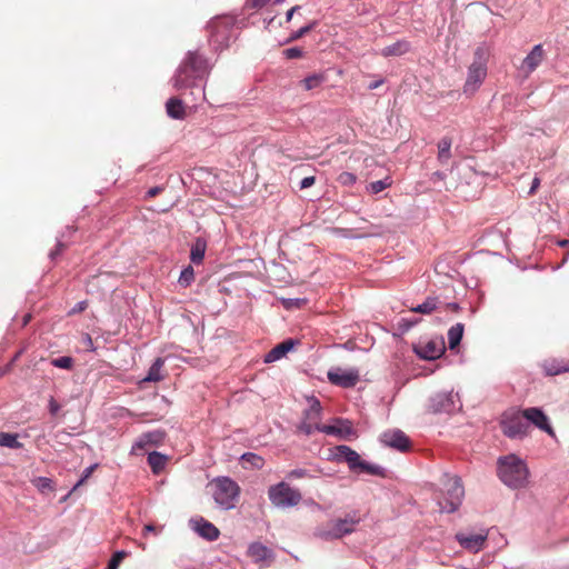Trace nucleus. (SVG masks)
I'll return each instance as SVG.
<instances>
[{"instance_id": "nucleus-1", "label": "nucleus", "mask_w": 569, "mask_h": 569, "mask_svg": "<svg viewBox=\"0 0 569 569\" xmlns=\"http://www.w3.org/2000/svg\"><path fill=\"white\" fill-rule=\"evenodd\" d=\"M213 66L214 62L199 50H189L171 78V83L177 91L197 87V82H207Z\"/></svg>"}, {"instance_id": "nucleus-2", "label": "nucleus", "mask_w": 569, "mask_h": 569, "mask_svg": "<svg viewBox=\"0 0 569 569\" xmlns=\"http://www.w3.org/2000/svg\"><path fill=\"white\" fill-rule=\"evenodd\" d=\"M497 475L510 489H522L529 482V469L523 459L516 453L500 456L497 459Z\"/></svg>"}, {"instance_id": "nucleus-3", "label": "nucleus", "mask_w": 569, "mask_h": 569, "mask_svg": "<svg viewBox=\"0 0 569 569\" xmlns=\"http://www.w3.org/2000/svg\"><path fill=\"white\" fill-rule=\"evenodd\" d=\"M236 17L229 14L218 16L208 23L209 43L214 51H222L236 39Z\"/></svg>"}, {"instance_id": "nucleus-4", "label": "nucleus", "mask_w": 569, "mask_h": 569, "mask_svg": "<svg viewBox=\"0 0 569 569\" xmlns=\"http://www.w3.org/2000/svg\"><path fill=\"white\" fill-rule=\"evenodd\" d=\"M216 505L224 511L236 508L240 498V487L232 478L219 476L210 482Z\"/></svg>"}, {"instance_id": "nucleus-5", "label": "nucleus", "mask_w": 569, "mask_h": 569, "mask_svg": "<svg viewBox=\"0 0 569 569\" xmlns=\"http://www.w3.org/2000/svg\"><path fill=\"white\" fill-rule=\"evenodd\" d=\"M360 522L361 517L358 511H351L343 518L330 521L328 527H318L315 530V536L323 541L338 540L353 533Z\"/></svg>"}, {"instance_id": "nucleus-6", "label": "nucleus", "mask_w": 569, "mask_h": 569, "mask_svg": "<svg viewBox=\"0 0 569 569\" xmlns=\"http://www.w3.org/2000/svg\"><path fill=\"white\" fill-rule=\"evenodd\" d=\"M443 496L438 505L441 512L453 513L459 509L465 497V488L458 476H443Z\"/></svg>"}, {"instance_id": "nucleus-7", "label": "nucleus", "mask_w": 569, "mask_h": 569, "mask_svg": "<svg viewBox=\"0 0 569 569\" xmlns=\"http://www.w3.org/2000/svg\"><path fill=\"white\" fill-rule=\"evenodd\" d=\"M268 498L274 507L286 509L297 506L301 501L302 496L297 489L281 481L269 488Z\"/></svg>"}, {"instance_id": "nucleus-8", "label": "nucleus", "mask_w": 569, "mask_h": 569, "mask_svg": "<svg viewBox=\"0 0 569 569\" xmlns=\"http://www.w3.org/2000/svg\"><path fill=\"white\" fill-rule=\"evenodd\" d=\"M500 426L503 435L509 439H522L529 431L522 410L505 412Z\"/></svg>"}, {"instance_id": "nucleus-9", "label": "nucleus", "mask_w": 569, "mask_h": 569, "mask_svg": "<svg viewBox=\"0 0 569 569\" xmlns=\"http://www.w3.org/2000/svg\"><path fill=\"white\" fill-rule=\"evenodd\" d=\"M486 77L487 66L483 60L481 49L478 48L475 52L473 62L468 68L463 93L473 94L480 88Z\"/></svg>"}, {"instance_id": "nucleus-10", "label": "nucleus", "mask_w": 569, "mask_h": 569, "mask_svg": "<svg viewBox=\"0 0 569 569\" xmlns=\"http://www.w3.org/2000/svg\"><path fill=\"white\" fill-rule=\"evenodd\" d=\"M429 411L432 413H453L461 409V403L458 395L452 391L437 392L429 399Z\"/></svg>"}, {"instance_id": "nucleus-11", "label": "nucleus", "mask_w": 569, "mask_h": 569, "mask_svg": "<svg viewBox=\"0 0 569 569\" xmlns=\"http://www.w3.org/2000/svg\"><path fill=\"white\" fill-rule=\"evenodd\" d=\"M379 441L382 446L399 452H407L411 447L409 437L400 429H388L383 431L379 437Z\"/></svg>"}, {"instance_id": "nucleus-12", "label": "nucleus", "mask_w": 569, "mask_h": 569, "mask_svg": "<svg viewBox=\"0 0 569 569\" xmlns=\"http://www.w3.org/2000/svg\"><path fill=\"white\" fill-rule=\"evenodd\" d=\"M328 380L330 383L341 388H352L359 381V370L356 368L343 370L339 367L328 371Z\"/></svg>"}, {"instance_id": "nucleus-13", "label": "nucleus", "mask_w": 569, "mask_h": 569, "mask_svg": "<svg viewBox=\"0 0 569 569\" xmlns=\"http://www.w3.org/2000/svg\"><path fill=\"white\" fill-rule=\"evenodd\" d=\"M166 439V432L161 429H154L141 433L133 442L130 453L137 455L139 451L146 450L149 447H159Z\"/></svg>"}, {"instance_id": "nucleus-14", "label": "nucleus", "mask_w": 569, "mask_h": 569, "mask_svg": "<svg viewBox=\"0 0 569 569\" xmlns=\"http://www.w3.org/2000/svg\"><path fill=\"white\" fill-rule=\"evenodd\" d=\"M526 421L528 425H533L538 429L547 432L550 436H555L553 428L550 425L548 416L539 407H529L522 410Z\"/></svg>"}, {"instance_id": "nucleus-15", "label": "nucleus", "mask_w": 569, "mask_h": 569, "mask_svg": "<svg viewBox=\"0 0 569 569\" xmlns=\"http://www.w3.org/2000/svg\"><path fill=\"white\" fill-rule=\"evenodd\" d=\"M321 432L336 436L343 440H350L357 437V432L352 426V422L348 419L337 418L335 425H326L321 428Z\"/></svg>"}, {"instance_id": "nucleus-16", "label": "nucleus", "mask_w": 569, "mask_h": 569, "mask_svg": "<svg viewBox=\"0 0 569 569\" xmlns=\"http://www.w3.org/2000/svg\"><path fill=\"white\" fill-rule=\"evenodd\" d=\"M329 459L337 462H347L351 471L358 470V465L361 461L359 453L347 445L336 446Z\"/></svg>"}, {"instance_id": "nucleus-17", "label": "nucleus", "mask_w": 569, "mask_h": 569, "mask_svg": "<svg viewBox=\"0 0 569 569\" xmlns=\"http://www.w3.org/2000/svg\"><path fill=\"white\" fill-rule=\"evenodd\" d=\"M545 50L541 43L533 46L530 52L523 58L519 66V72L528 78L542 62Z\"/></svg>"}, {"instance_id": "nucleus-18", "label": "nucleus", "mask_w": 569, "mask_h": 569, "mask_svg": "<svg viewBox=\"0 0 569 569\" xmlns=\"http://www.w3.org/2000/svg\"><path fill=\"white\" fill-rule=\"evenodd\" d=\"M191 529L201 538L208 541H214L219 538L220 531L219 529L206 520L202 517L191 518L189 520Z\"/></svg>"}, {"instance_id": "nucleus-19", "label": "nucleus", "mask_w": 569, "mask_h": 569, "mask_svg": "<svg viewBox=\"0 0 569 569\" xmlns=\"http://www.w3.org/2000/svg\"><path fill=\"white\" fill-rule=\"evenodd\" d=\"M446 350L445 341L441 340H429L425 345L416 349V353L425 360H436L440 358Z\"/></svg>"}, {"instance_id": "nucleus-20", "label": "nucleus", "mask_w": 569, "mask_h": 569, "mask_svg": "<svg viewBox=\"0 0 569 569\" xmlns=\"http://www.w3.org/2000/svg\"><path fill=\"white\" fill-rule=\"evenodd\" d=\"M297 345H299V341L291 338L278 343L268 353H266L263 359L264 363H272L280 360L286 357L289 351L293 350Z\"/></svg>"}, {"instance_id": "nucleus-21", "label": "nucleus", "mask_w": 569, "mask_h": 569, "mask_svg": "<svg viewBox=\"0 0 569 569\" xmlns=\"http://www.w3.org/2000/svg\"><path fill=\"white\" fill-rule=\"evenodd\" d=\"M248 556L256 563L270 562L274 559L276 555L271 548L261 542H252L248 547Z\"/></svg>"}, {"instance_id": "nucleus-22", "label": "nucleus", "mask_w": 569, "mask_h": 569, "mask_svg": "<svg viewBox=\"0 0 569 569\" xmlns=\"http://www.w3.org/2000/svg\"><path fill=\"white\" fill-rule=\"evenodd\" d=\"M456 539L459 545L472 552H478L482 549V546L487 539L486 535H466V533H457Z\"/></svg>"}, {"instance_id": "nucleus-23", "label": "nucleus", "mask_w": 569, "mask_h": 569, "mask_svg": "<svg viewBox=\"0 0 569 569\" xmlns=\"http://www.w3.org/2000/svg\"><path fill=\"white\" fill-rule=\"evenodd\" d=\"M411 50V43L406 39H399L396 42L386 46L381 49V56L388 57H400L408 53Z\"/></svg>"}, {"instance_id": "nucleus-24", "label": "nucleus", "mask_w": 569, "mask_h": 569, "mask_svg": "<svg viewBox=\"0 0 569 569\" xmlns=\"http://www.w3.org/2000/svg\"><path fill=\"white\" fill-rule=\"evenodd\" d=\"M166 111L169 118L182 120L186 117L184 101L178 97H171L166 102Z\"/></svg>"}, {"instance_id": "nucleus-25", "label": "nucleus", "mask_w": 569, "mask_h": 569, "mask_svg": "<svg viewBox=\"0 0 569 569\" xmlns=\"http://www.w3.org/2000/svg\"><path fill=\"white\" fill-rule=\"evenodd\" d=\"M206 83L207 82H197V87H188L181 90L184 101L196 107L199 101L206 100Z\"/></svg>"}, {"instance_id": "nucleus-26", "label": "nucleus", "mask_w": 569, "mask_h": 569, "mask_svg": "<svg viewBox=\"0 0 569 569\" xmlns=\"http://www.w3.org/2000/svg\"><path fill=\"white\" fill-rule=\"evenodd\" d=\"M76 229L73 227H66L64 231L57 237L56 248L49 252V258L54 260L58 256L61 254L64 248L69 244V238L74 233Z\"/></svg>"}, {"instance_id": "nucleus-27", "label": "nucleus", "mask_w": 569, "mask_h": 569, "mask_svg": "<svg viewBox=\"0 0 569 569\" xmlns=\"http://www.w3.org/2000/svg\"><path fill=\"white\" fill-rule=\"evenodd\" d=\"M308 408L303 411V419L318 422L321 418L322 407L318 398L311 396L308 398Z\"/></svg>"}, {"instance_id": "nucleus-28", "label": "nucleus", "mask_w": 569, "mask_h": 569, "mask_svg": "<svg viewBox=\"0 0 569 569\" xmlns=\"http://www.w3.org/2000/svg\"><path fill=\"white\" fill-rule=\"evenodd\" d=\"M421 322V318L419 317H405L398 320V322L395 326V337H402L408 331H410L413 327L419 325Z\"/></svg>"}, {"instance_id": "nucleus-29", "label": "nucleus", "mask_w": 569, "mask_h": 569, "mask_svg": "<svg viewBox=\"0 0 569 569\" xmlns=\"http://www.w3.org/2000/svg\"><path fill=\"white\" fill-rule=\"evenodd\" d=\"M439 305H440V300L438 297L429 296L425 299L423 302H421L415 307H411L410 311L416 312V313H421V315H430L435 310L438 309Z\"/></svg>"}, {"instance_id": "nucleus-30", "label": "nucleus", "mask_w": 569, "mask_h": 569, "mask_svg": "<svg viewBox=\"0 0 569 569\" xmlns=\"http://www.w3.org/2000/svg\"><path fill=\"white\" fill-rule=\"evenodd\" d=\"M164 366V359L158 357L150 366L147 376L143 378L146 382H159L163 379L162 368Z\"/></svg>"}, {"instance_id": "nucleus-31", "label": "nucleus", "mask_w": 569, "mask_h": 569, "mask_svg": "<svg viewBox=\"0 0 569 569\" xmlns=\"http://www.w3.org/2000/svg\"><path fill=\"white\" fill-rule=\"evenodd\" d=\"M207 249V242L202 238H197L191 246L190 260L194 264L202 262Z\"/></svg>"}, {"instance_id": "nucleus-32", "label": "nucleus", "mask_w": 569, "mask_h": 569, "mask_svg": "<svg viewBox=\"0 0 569 569\" xmlns=\"http://www.w3.org/2000/svg\"><path fill=\"white\" fill-rule=\"evenodd\" d=\"M451 146L452 139L450 137H443L438 142V161L441 164H447L451 159Z\"/></svg>"}, {"instance_id": "nucleus-33", "label": "nucleus", "mask_w": 569, "mask_h": 569, "mask_svg": "<svg viewBox=\"0 0 569 569\" xmlns=\"http://www.w3.org/2000/svg\"><path fill=\"white\" fill-rule=\"evenodd\" d=\"M167 459L168 457L166 455L159 451H151L149 452L147 460L152 472L157 475L164 469Z\"/></svg>"}, {"instance_id": "nucleus-34", "label": "nucleus", "mask_w": 569, "mask_h": 569, "mask_svg": "<svg viewBox=\"0 0 569 569\" xmlns=\"http://www.w3.org/2000/svg\"><path fill=\"white\" fill-rule=\"evenodd\" d=\"M463 325L458 322L451 326L448 330V346L450 350H453L460 345L463 336Z\"/></svg>"}, {"instance_id": "nucleus-35", "label": "nucleus", "mask_w": 569, "mask_h": 569, "mask_svg": "<svg viewBox=\"0 0 569 569\" xmlns=\"http://www.w3.org/2000/svg\"><path fill=\"white\" fill-rule=\"evenodd\" d=\"M543 369H545V372L546 375L548 376H557V375H560V373H563V372H568L569 371V365L568 363H565L563 361H559V360H550V361H546L545 365H543Z\"/></svg>"}, {"instance_id": "nucleus-36", "label": "nucleus", "mask_w": 569, "mask_h": 569, "mask_svg": "<svg viewBox=\"0 0 569 569\" xmlns=\"http://www.w3.org/2000/svg\"><path fill=\"white\" fill-rule=\"evenodd\" d=\"M22 446L23 445L18 441V436L16 433L0 432V447L20 449Z\"/></svg>"}, {"instance_id": "nucleus-37", "label": "nucleus", "mask_w": 569, "mask_h": 569, "mask_svg": "<svg viewBox=\"0 0 569 569\" xmlns=\"http://www.w3.org/2000/svg\"><path fill=\"white\" fill-rule=\"evenodd\" d=\"M358 470L369 473V475H372V476H379V477L386 476V470L383 467H381L379 465L370 463V462H367L363 460H361L360 463L358 465Z\"/></svg>"}, {"instance_id": "nucleus-38", "label": "nucleus", "mask_w": 569, "mask_h": 569, "mask_svg": "<svg viewBox=\"0 0 569 569\" xmlns=\"http://www.w3.org/2000/svg\"><path fill=\"white\" fill-rule=\"evenodd\" d=\"M240 460L244 463H249L254 469H261L264 466L263 458L250 451L242 453Z\"/></svg>"}, {"instance_id": "nucleus-39", "label": "nucleus", "mask_w": 569, "mask_h": 569, "mask_svg": "<svg viewBox=\"0 0 569 569\" xmlns=\"http://www.w3.org/2000/svg\"><path fill=\"white\" fill-rule=\"evenodd\" d=\"M392 184V180L390 177H386L385 179L372 181L367 186V191L377 194L385 189L389 188Z\"/></svg>"}, {"instance_id": "nucleus-40", "label": "nucleus", "mask_w": 569, "mask_h": 569, "mask_svg": "<svg viewBox=\"0 0 569 569\" xmlns=\"http://www.w3.org/2000/svg\"><path fill=\"white\" fill-rule=\"evenodd\" d=\"M325 425H321L319 422H315V421H309V420H302L299 426H298V430L303 432L306 436H311L315 431H319L321 432V428L323 427Z\"/></svg>"}, {"instance_id": "nucleus-41", "label": "nucleus", "mask_w": 569, "mask_h": 569, "mask_svg": "<svg viewBox=\"0 0 569 569\" xmlns=\"http://www.w3.org/2000/svg\"><path fill=\"white\" fill-rule=\"evenodd\" d=\"M325 80V77L320 73H312L306 77L301 82L306 90H312L318 88Z\"/></svg>"}, {"instance_id": "nucleus-42", "label": "nucleus", "mask_w": 569, "mask_h": 569, "mask_svg": "<svg viewBox=\"0 0 569 569\" xmlns=\"http://www.w3.org/2000/svg\"><path fill=\"white\" fill-rule=\"evenodd\" d=\"M337 181L343 187H352L357 182V176L349 171H343L337 177Z\"/></svg>"}, {"instance_id": "nucleus-43", "label": "nucleus", "mask_w": 569, "mask_h": 569, "mask_svg": "<svg viewBox=\"0 0 569 569\" xmlns=\"http://www.w3.org/2000/svg\"><path fill=\"white\" fill-rule=\"evenodd\" d=\"M73 358L69 356L59 357L51 360V365L56 368L70 370L73 367Z\"/></svg>"}, {"instance_id": "nucleus-44", "label": "nucleus", "mask_w": 569, "mask_h": 569, "mask_svg": "<svg viewBox=\"0 0 569 569\" xmlns=\"http://www.w3.org/2000/svg\"><path fill=\"white\" fill-rule=\"evenodd\" d=\"M316 24H317V22L312 21L309 24L303 26V27L299 28L298 30L293 31L290 34L287 42L295 41V40L302 38L305 34H307L309 31H311L316 27Z\"/></svg>"}, {"instance_id": "nucleus-45", "label": "nucleus", "mask_w": 569, "mask_h": 569, "mask_svg": "<svg viewBox=\"0 0 569 569\" xmlns=\"http://www.w3.org/2000/svg\"><path fill=\"white\" fill-rule=\"evenodd\" d=\"M194 279V272L191 266L186 267L179 277V283L183 287L189 286Z\"/></svg>"}, {"instance_id": "nucleus-46", "label": "nucleus", "mask_w": 569, "mask_h": 569, "mask_svg": "<svg viewBox=\"0 0 569 569\" xmlns=\"http://www.w3.org/2000/svg\"><path fill=\"white\" fill-rule=\"evenodd\" d=\"M127 551L124 550H118L116 551L112 557L110 558L107 569H118L120 562L122 559L127 556Z\"/></svg>"}, {"instance_id": "nucleus-47", "label": "nucleus", "mask_w": 569, "mask_h": 569, "mask_svg": "<svg viewBox=\"0 0 569 569\" xmlns=\"http://www.w3.org/2000/svg\"><path fill=\"white\" fill-rule=\"evenodd\" d=\"M98 463H92L91 466L83 469L81 478L77 481V483L72 487L71 491H74L78 487H80L90 476L91 473L98 468Z\"/></svg>"}, {"instance_id": "nucleus-48", "label": "nucleus", "mask_w": 569, "mask_h": 569, "mask_svg": "<svg viewBox=\"0 0 569 569\" xmlns=\"http://www.w3.org/2000/svg\"><path fill=\"white\" fill-rule=\"evenodd\" d=\"M305 477H311V476H310L309 471L303 468H296V469L290 470L287 473V479H289V480L305 478Z\"/></svg>"}, {"instance_id": "nucleus-49", "label": "nucleus", "mask_w": 569, "mask_h": 569, "mask_svg": "<svg viewBox=\"0 0 569 569\" xmlns=\"http://www.w3.org/2000/svg\"><path fill=\"white\" fill-rule=\"evenodd\" d=\"M34 485L40 489V490H46V489H49L51 490L53 488L52 486V480L48 477H38L36 480H34Z\"/></svg>"}, {"instance_id": "nucleus-50", "label": "nucleus", "mask_w": 569, "mask_h": 569, "mask_svg": "<svg viewBox=\"0 0 569 569\" xmlns=\"http://www.w3.org/2000/svg\"><path fill=\"white\" fill-rule=\"evenodd\" d=\"M283 54L287 59H298L302 57L303 51L298 47H291L286 49Z\"/></svg>"}, {"instance_id": "nucleus-51", "label": "nucleus", "mask_w": 569, "mask_h": 569, "mask_svg": "<svg viewBox=\"0 0 569 569\" xmlns=\"http://www.w3.org/2000/svg\"><path fill=\"white\" fill-rule=\"evenodd\" d=\"M60 408L61 407L56 401V399L53 397H50L49 403H48V409H49L50 415L56 416L59 412Z\"/></svg>"}, {"instance_id": "nucleus-52", "label": "nucleus", "mask_w": 569, "mask_h": 569, "mask_svg": "<svg viewBox=\"0 0 569 569\" xmlns=\"http://www.w3.org/2000/svg\"><path fill=\"white\" fill-rule=\"evenodd\" d=\"M315 181H316V178L313 176H309V177H306L303 178L300 183H299V188L300 189H307V188H310L311 186L315 184Z\"/></svg>"}, {"instance_id": "nucleus-53", "label": "nucleus", "mask_w": 569, "mask_h": 569, "mask_svg": "<svg viewBox=\"0 0 569 569\" xmlns=\"http://www.w3.org/2000/svg\"><path fill=\"white\" fill-rule=\"evenodd\" d=\"M87 306H88L87 301H84V300L79 301L72 307V309L70 310V313L74 315V313L82 312L83 310H86Z\"/></svg>"}, {"instance_id": "nucleus-54", "label": "nucleus", "mask_w": 569, "mask_h": 569, "mask_svg": "<svg viewBox=\"0 0 569 569\" xmlns=\"http://www.w3.org/2000/svg\"><path fill=\"white\" fill-rule=\"evenodd\" d=\"M270 0H247V6L259 9L264 7Z\"/></svg>"}, {"instance_id": "nucleus-55", "label": "nucleus", "mask_w": 569, "mask_h": 569, "mask_svg": "<svg viewBox=\"0 0 569 569\" xmlns=\"http://www.w3.org/2000/svg\"><path fill=\"white\" fill-rule=\"evenodd\" d=\"M83 342H84L88 351H91V352L96 351V346H94L90 335L86 333L83 336Z\"/></svg>"}, {"instance_id": "nucleus-56", "label": "nucleus", "mask_w": 569, "mask_h": 569, "mask_svg": "<svg viewBox=\"0 0 569 569\" xmlns=\"http://www.w3.org/2000/svg\"><path fill=\"white\" fill-rule=\"evenodd\" d=\"M163 190L162 187L160 186H156V187H152L150 188L147 193H146V198L149 199V198H153L156 197L158 193H160L161 191Z\"/></svg>"}, {"instance_id": "nucleus-57", "label": "nucleus", "mask_w": 569, "mask_h": 569, "mask_svg": "<svg viewBox=\"0 0 569 569\" xmlns=\"http://www.w3.org/2000/svg\"><path fill=\"white\" fill-rule=\"evenodd\" d=\"M303 300L300 299V298H296V299H287L284 300V307L286 308H290V307H299L300 303L302 302Z\"/></svg>"}, {"instance_id": "nucleus-58", "label": "nucleus", "mask_w": 569, "mask_h": 569, "mask_svg": "<svg viewBox=\"0 0 569 569\" xmlns=\"http://www.w3.org/2000/svg\"><path fill=\"white\" fill-rule=\"evenodd\" d=\"M540 184V179L539 178H533L532 182H531V187L529 189V194H532L536 192V190L538 189Z\"/></svg>"}, {"instance_id": "nucleus-59", "label": "nucleus", "mask_w": 569, "mask_h": 569, "mask_svg": "<svg viewBox=\"0 0 569 569\" xmlns=\"http://www.w3.org/2000/svg\"><path fill=\"white\" fill-rule=\"evenodd\" d=\"M299 9H300V6H295V7H292L291 9H289V10L287 11V14H286V21H287V22H289V21L292 19L293 13H295L296 11H298Z\"/></svg>"}, {"instance_id": "nucleus-60", "label": "nucleus", "mask_w": 569, "mask_h": 569, "mask_svg": "<svg viewBox=\"0 0 569 569\" xmlns=\"http://www.w3.org/2000/svg\"><path fill=\"white\" fill-rule=\"evenodd\" d=\"M383 82H385V80H383V79H378V80H376V81H372V82H370V83L368 84V89H369V90H375V89H377L378 87H380Z\"/></svg>"}, {"instance_id": "nucleus-61", "label": "nucleus", "mask_w": 569, "mask_h": 569, "mask_svg": "<svg viewBox=\"0 0 569 569\" xmlns=\"http://www.w3.org/2000/svg\"><path fill=\"white\" fill-rule=\"evenodd\" d=\"M447 307L455 312H458L461 309L459 303H457V302H449V303H447Z\"/></svg>"}, {"instance_id": "nucleus-62", "label": "nucleus", "mask_w": 569, "mask_h": 569, "mask_svg": "<svg viewBox=\"0 0 569 569\" xmlns=\"http://www.w3.org/2000/svg\"><path fill=\"white\" fill-rule=\"evenodd\" d=\"M143 530H144V533H148V532H156V531H157L156 527H154L153 525H151V523L146 525V526H144V528H143Z\"/></svg>"}, {"instance_id": "nucleus-63", "label": "nucleus", "mask_w": 569, "mask_h": 569, "mask_svg": "<svg viewBox=\"0 0 569 569\" xmlns=\"http://www.w3.org/2000/svg\"><path fill=\"white\" fill-rule=\"evenodd\" d=\"M557 244H558L559 247H562V248L568 247V246H569V240H568V239H561V240H558V241H557Z\"/></svg>"}, {"instance_id": "nucleus-64", "label": "nucleus", "mask_w": 569, "mask_h": 569, "mask_svg": "<svg viewBox=\"0 0 569 569\" xmlns=\"http://www.w3.org/2000/svg\"><path fill=\"white\" fill-rule=\"evenodd\" d=\"M432 177H433V179H441L442 180V179H445L446 174L443 172H441V171H436V172H433Z\"/></svg>"}]
</instances>
